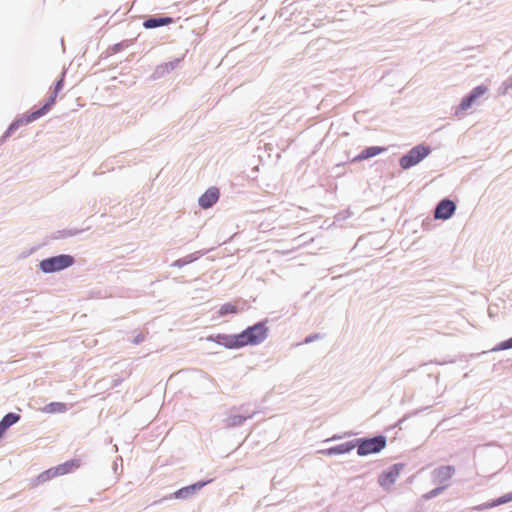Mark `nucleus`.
<instances>
[{"label": "nucleus", "instance_id": "nucleus-1", "mask_svg": "<svg viewBox=\"0 0 512 512\" xmlns=\"http://www.w3.org/2000/svg\"><path fill=\"white\" fill-rule=\"evenodd\" d=\"M267 327L263 323H257L245 329L242 333L231 338L228 347L240 348L247 345H257L267 337Z\"/></svg>", "mask_w": 512, "mask_h": 512}, {"label": "nucleus", "instance_id": "nucleus-2", "mask_svg": "<svg viewBox=\"0 0 512 512\" xmlns=\"http://www.w3.org/2000/svg\"><path fill=\"white\" fill-rule=\"evenodd\" d=\"M74 259L70 255H58L44 259L40 262V268L45 273H52L71 266Z\"/></svg>", "mask_w": 512, "mask_h": 512}, {"label": "nucleus", "instance_id": "nucleus-3", "mask_svg": "<svg viewBox=\"0 0 512 512\" xmlns=\"http://www.w3.org/2000/svg\"><path fill=\"white\" fill-rule=\"evenodd\" d=\"M62 88H63V79H60L59 81H57V83L54 87V91H53L52 95L49 97V99L47 100V102L38 110L33 111L24 116L25 123L33 122V121L37 120L38 118H40L41 116L48 113L51 110V108L54 106V104L56 102L57 95L61 91Z\"/></svg>", "mask_w": 512, "mask_h": 512}, {"label": "nucleus", "instance_id": "nucleus-4", "mask_svg": "<svg viewBox=\"0 0 512 512\" xmlns=\"http://www.w3.org/2000/svg\"><path fill=\"white\" fill-rule=\"evenodd\" d=\"M386 446V438L384 436H376L369 439L361 440L357 447V453L360 456H366L372 453H378Z\"/></svg>", "mask_w": 512, "mask_h": 512}, {"label": "nucleus", "instance_id": "nucleus-5", "mask_svg": "<svg viewBox=\"0 0 512 512\" xmlns=\"http://www.w3.org/2000/svg\"><path fill=\"white\" fill-rule=\"evenodd\" d=\"M80 465L81 464H80L79 459H72V460L66 461L63 464H60L54 468L48 469L47 471L43 472L39 476V479H41L42 481H46V480L52 479L56 476H62V475L71 473V472L75 471L76 469H78L80 467Z\"/></svg>", "mask_w": 512, "mask_h": 512}, {"label": "nucleus", "instance_id": "nucleus-6", "mask_svg": "<svg viewBox=\"0 0 512 512\" xmlns=\"http://www.w3.org/2000/svg\"><path fill=\"white\" fill-rule=\"evenodd\" d=\"M429 153L430 149L428 147L418 145L401 157L400 165L403 169H408L422 161Z\"/></svg>", "mask_w": 512, "mask_h": 512}, {"label": "nucleus", "instance_id": "nucleus-7", "mask_svg": "<svg viewBox=\"0 0 512 512\" xmlns=\"http://www.w3.org/2000/svg\"><path fill=\"white\" fill-rule=\"evenodd\" d=\"M486 92L487 87L484 85L475 87L468 96L462 99L456 111V114H459L460 111H466L467 109H469L475 103V101L479 97L483 96Z\"/></svg>", "mask_w": 512, "mask_h": 512}, {"label": "nucleus", "instance_id": "nucleus-8", "mask_svg": "<svg viewBox=\"0 0 512 512\" xmlns=\"http://www.w3.org/2000/svg\"><path fill=\"white\" fill-rule=\"evenodd\" d=\"M402 469V464H395L392 467H390L387 471L383 472L379 477L380 485L387 488L390 487L399 477Z\"/></svg>", "mask_w": 512, "mask_h": 512}, {"label": "nucleus", "instance_id": "nucleus-9", "mask_svg": "<svg viewBox=\"0 0 512 512\" xmlns=\"http://www.w3.org/2000/svg\"><path fill=\"white\" fill-rule=\"evenodd\" d=\"M456 209V206L453 201L451 200H442L435 209V218L436 219H443L446 220L450 218L454 211Z\"/></svg>", "mask_w": 512, "mask_h": 512}, {"label": "nucleus", "instance_id": "nucleus-10", "mask_svg": "<svg viewBox=\"0 0 512 512\" xmlns=\"http://www.w3.org/2000/svg\"><path fill=\"white\" fill-rule=\"evenodd\" d=\"M219 189L216 187H210L201 197L199 198V205L203 209L212 207L219 199Z\"/></svg>", "mask_w": 512, "mask_h": 512}, {"label": "nucleus", "instance_id": "nucleus-11", "mask_svg": "<svg viewBox=\"0 0 512 512\" xmlns=\"http://www.w3.org/2000/svg\"><path fill=\"white\" fill-rule=\"evenodd\" d=\"M455 473V469L453 466L447 465V466H441L438 469L434 471V478L435 481L438 483H444L447 482L452 478V476Z\"/></svg>", "mask_w": 512, "mask_h": 512}, {"label": "nucleus", "instance_id": "nucleus-12", "mask_svg": "<svg viewBox=\"0 0 512 512\" xmlns=\"http://www.w3.org/2000/svg\"><path fill=\"white\" fill-rule=\"evenodd\" d=\"M173 23V19L171 17H160V18H149L145 20L143 26L146 29H153L160 26H165Z\"/></svg>", "mask_w": 512, "mask_h": 512}, {"label": "nucleus", "instance_id": "nucleus-13", "mask_svg": "<svg viewBox=\"0 0 512 512\" xmlns=\"http://www.w3.org/2000/svg\"><path fill=\"white\" fill-rule=\"evenodd\" d=\"M510 501H512V492L507 493V494H505V495H503V496H501L499 498H496V499H494L493 501H491L489 503L483 504L481 508L489 509V508H493V507H496V506L508 503Z\"/></svg>", "mask_w": 512, "mask_h": 512}, {"label": "nucleus", "instance_id": "nucleus-14", "mask_svg": "<svg viewBox=\"0 0 512 512\" xmlns=\"http://www.w3.org/2000/svg\"><path fill=\"white\" fill-rule=\"evenodd\" d=\"M66 410V404L61 402H52L44 408V411L47 413H63Z\"/></svg>", "mask_w": 512, "mask_h": 512}, {"label": "nucleus", "instance_id": "nucleus-15", "mask_svg": "<svg viewBox=\"0 0 512 512\" xmlns=\"http://www.w3.org/2000/svg\"><path fill=\"white\" fill-rule=\"evenodd\" d=\"M383 150H384V148L369 147L363 153H361L360 155L355 157L354 160H364V159H368L370 157H374L377 154H379L380 152H382Z\"/></svg>", "mask_w": 512, "mask_h": 512}, {"label": "nucleus", "instance_id": "nucleus-16", "mask_svg": "<svg viewBox=\"0 0 512 512\" xmlns=\"http://www.w3.org/2000/svg\"><path fill=\"white\" fill-rule=\"evenodd\" d=\"M204 485H205V483H196V484H193V485H191V486H188V487L182 488V489L178 490V491L175 493V496H176L177 498L185 497V496H187L190 492H193V491H195L196 489H200V488H202Z\"/></svg>", "mask_w": 512, "mask_h": 512}, {"label": "nucleus", "instance_id": "nucleus-17", "mask_svg": "<svg viewBox=\"0 0 512 512\" xmlns=\"http://www.w3.org/2000/svg\"><path fill=\"white\" fill-rule=\"evenodd\" d=\"M238 312V308L235 304H232V303H225L223 304L219 311H218V315L219 316H224V315H227V314H235Z\"/></svg>", "mask_w": 512, "mask_h": 512}, {"label": "nucleus", "instance_id": "nucleus-18", "mask_svg": "<svg viewBox=\"0 0 512 512\" xmlns=\"http://www.w3.org/2000/svg\"><path fill=\"white\" fill-rule=\"evenodd\" d=\"M352 449V444L350 442L341 444L336 447H331L327 451L329 454H342L349 452Z\"/></svg>", "mask_w": 512, "mask_h": 512}, {"label": "nucleus", "instance_id": "nucleus-19", "mask_svg": "<svg viewBox=\"0 0 512 512\" xmlns=\"http://www.w3.org/2000/svg\"><path fill=\"white\" fill-rule=\"evenodd\" d=\"M20 419V416L15 413H8L3 417L0 421L5 425V427L9 428L11 425L15 424Z\"/></svg>", "mask_w": 512, "mask_h": 512}, {"label": "nucleus", "instance_id": "nucleus-20", "mask_svg": "<svg viewBox=\"0 0 512 512\" xmlns=\"http://www.w3.org/2000/svg\"><path fill=\"white\" fill-rule=\"evenodd\" d=\"M510 348H512V337L506 341L501 342L498 349L506 350Z\"/></svg>", "mask_w": 512, "mask_h": 512}, {"label": "nucleus", "instance_id": "nucleus-21", "mask_svg": "<svg viewBox=\"0 0 512 512\" xmlns=\"http://www.w3.org/2000/svg\"><path fill=\"white\" fill-rule=\"evenodd\" d=\"M442 489H443V488H437V489H434V490L430 491L428 494H426V495H425V498H426V499H429V498H431V497H434V496L438 495V494H439V492H440Z\"/></svg>", "mask_w": 512, "mask_h": 512}, {"label": "nucleus", "instance_id": "nucleus-22", "mask_svg": "<svg viewBox=\"0 0 512 512\" xmlns=\"http://www.w3.org/2000/svg\"><path fill=\"white\" fill-rule=\"evenodd\" d=\"M144 338H145V337H144V335H138V336L134 339V342H135L136 344H138V343L142 342V341L144 340Z\"/></svg>", "mask_w": 512, "mask_h": 512}, {"label": "nucleus", "instance_id": "nucleus-23", "mask_svg": "<svg viewBox=\"0 0 512 512\" xmlns=\"http://www.w3.org/2000/svg\"><path fill=\"white\" fill-rule=\"evenodd\" d=\"M7 429H8V428H7V427H5V425H3V423H2V422H0V430H1L2 432H4V433H5V431H6Z\"/></svg>", "mask_w": 512, "mask_h": 512}, {"label": "nucleus", "instance_id": "nucleus-24", "mask_svg": "<svg viewBox=\"0 0 512 512\" xmlns=\"http://www.w3.org/2000/svg\"><path fill=\"white\" fill-rule=\"evenodd\" d=\"M3 434H4V432H2V431L0 430V437H1Z\"/></svg>", "mask_w": 512, "mask_h": 512}]
</instances>
